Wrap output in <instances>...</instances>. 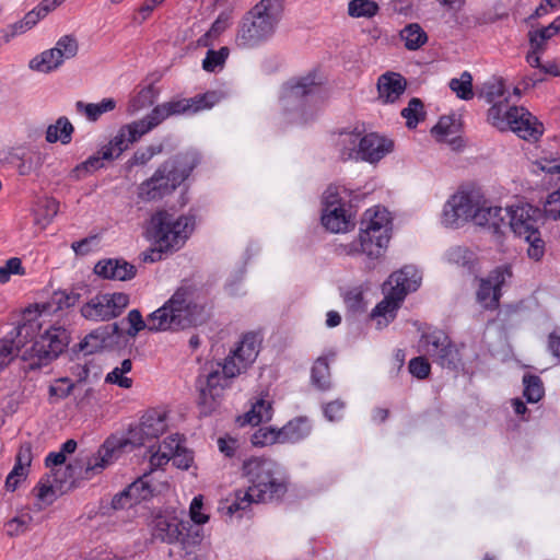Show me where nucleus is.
Instances as JSON below:
<instances>
[{"label":"nucleus","instance_id":"f704fd0d","mask_svg":"<svg viewBox=\"0 0 560 560\" xmlns=\"http://www.w3.org/2000/svg\"><path fill=\"white\" fill-rule=\"evenodd\" d=\"M63 62L59 52L52 47L35 56L30 61V68L38 72L49 73L57 70Z\"/></svg>","mask_w":560,"mask_h":560},{"label":"nucleus","instance_id":"20e7f679","mask_svg":"<svg viewBox=\"0 0 560 560\" xmlns=\"http://www.w3.org/2000/svg\"><path fill=\"white\" fill-rule=\"evenodd\" d=\"M243 474L257 503L282 499L288 491V478L280 466L270 458L252 457L244 462Z\"/></svg>","mask_w":560,"mask_h":560},{"label":"nucleus","instance_id":"0eeeda50","mask_svg":"<svg viewBox=\"0 0 560 560\" xmlns=\"http://www.w3.org/2000/svg\"><path fill=\"white\" fill-rule=\"evenodd\" d=\"M505 213L510 218L509 225L512 232L528 243V256L539 260L545 253V242L539 232L544 218L542 211L529 203H521L505 209Z\"/></svg>","mask_w":560,"mask_h":560},{"label":"nucleus","instance_id":"6e6552de","mask_svg":"<svg viewBox=\"0 0 560 560\" xmlns=\"http://www.w3.org/2000/svg\"><path fill=\"white\" fill-rule=\"evenodd\" d=\"M488 121L500 131L511 130L525 140H537L542 135V125L527 109L508 107L503 102L489 108Z\"/></svg>","mask_w":560,"mask_h":560},{"label":"nucleus","instance_id":"393cba45","mask_svg":"<svg viewBox=\"0 0 560 560\" xmlns=\"http://www.w3.org/2000/svg\"><path fill=\"white\" fill-rule=\"evenodd\" d=\"M378 97L383 103H394L406 90V80L395 72L382 74L377 81Z\"/></svg>","mask_w":560,"mask_h":560},{"label":"nucleus","instance_id":"c03bdc74","mask_svg":"<svg viewBox=\"0 0 560 560\" xmlns=\"http://www.w3.org/2000/svg\"><path fill=\"white\" fill-rule=\"evenodd\" d=\"M433 360L442 368L455 370L458 368L462 359L458 349L452 340H450L448 345L443 346L439 350L438 354L433 357Z\"/></svg>","mask_w":560,"mask_h":560},{"label":"nucleus","instance_id":"f8f14e48","mask_svg":"<svg viewBox=\"0 0 560 560\" xmlns=\"http://www.w3.org/2000/svg\"><path fill=\"white\" fill-rule=\"evenodd\" d=\"M129 304V295L124 292L100 293L81 306V315L92 322L110 320L119 316Z\"/></svg>","mask_w":560,"mask_h":560},{"label":"nucleus","instance_id":"5701e85b","mask_svg":"<svg viewBox=\"0 0 560 560\" xmlns=\"http://www.w3.org/2000/svg\"><path fill=\"white\" fill-rule=\"evenodd\" d=\"M3 161L14 166L22 176L35 173L44 163L40 152L27 151L20 153L18 150L9 151Z\"/></svg>","mask_w":560,"mask_h":560},{"label":"nucleus","instance_id":"6ab92c4d","mask_svg":"<svg viewBox=\"0 0 560 560\" xmlns=\"http://www.w3.org/2000/svg\"><path fill=\"white\" fill-rule=\"evenodd\" d=\"M42 324L38 319H32L20 325L15 330V338L4 337L0 340V357L11 359L19 353L20 348L27 339H33L40 329Z\"/></svg>","mask_w":560,"mask_h":560},{"label":"nucleus","instance_id":"09e8293b","mask_svg":"<svg viewBox=\"0 0 560 560\" xmlns=\"http://www.w3.org/2000/svg\"><path fill=\"white\" fill-rule=\"evenodd\" d=\"M448 86L460 100L468 101L474 97L472 77L468 71H464L459 78H453Z\"/></svg>","mask_w":560,"mask_h":560},{"label":"nucleus","instance_id":"37998d69","mask_svg":"<svg viewBox=\"0 0 560 560\" xmlns=\"http://www.w3.org/2000/svg\"><path fill=\"white\" fill-rule=\"evenodd\" d=\"M523 395L528 402H538L542 398L545 388L542 381L538 375L525 374L523 376Z\"/></svg>","mask_w":560,"mask_h":560},{"label":"nucleus","instance_id":"a211bd4d","mask_svg":"<svg viewBox=\"0 0 560 560\" xmlns=\"http://www.w3.org/2000/svg\"><path fill=\"white\" fill-rule=\"evenodd\" d=\"M394 149V142L375 132L365 135L360 139L358 155L360 159L374 163L382 160Z\"/></svg>","mask_w":560,"mask_h":560},{"label":"nucleus","instance_id":"e2e57ef3","mask_svg":"<svg viewBox=\"0 0 560 560\" xmlns=\"http://www.w3.org/2000/svg\"><path fill=\"white\" fill-rule=\"evenodd\" d=\"M538 171L547 175H560V159L559 158H541L534 163L533 172L538 174Z\"/></svg>","mask_w":560,"mask_h":560},{"label":"nucleus","instance_id":"3c124183","mask_svg":"<svg viewBox=\"0 0 560 560\" xmlns=\"http://www.w3.org/2000/svg\"><path fill=\"white\" fill-rule=\"evenodd\" d=\"M253 503L256 502V497L252 495L249 488L247 490L235 491L234 500L226 506V513L234 515L241 511L247 510Z\"/></svg>","mask_w":560,"mask_h":560},{"label":"nucleus","instance_id":"423d86ee","mask_svg":"<svg viewBox=\"0 0 560 560\" xmlns=\"http://www.w3.org/2000/svg\"><path fill=\"white\" fill-rule=\"evenodd\" d=\"M421 275L413 266H405L393 272L384 283V299L373 308L371 317L376 319V328L383 329L392 323L409 292L416 291L421 283Z\"/></svg>","mask_w":560,"mask_h":560},{"label":"nucleus","instance_id":"9b49d317","mask_svg":"<svg viewBox=\"0 0 560 560\" xmlns=\"http://www.w3.org/2000/svg\"><path fill=\"white\" fill-rule=\"evenodd\" d=\"M319 90L315 74L291 80L282 88L281 105L285 112L292 114L290 122L302 124L313 117L308 110L307 101Z\"/></svg>","mask_w":560,"mask_h":560},{"label":"nucleus","instance_id":"774afa93","mask_svg":"<svg viewBox=\"0 0 560 560\" xmlns=\"http://www.w3.org/2000/svg\"><path fill=\"white\" fill-rule=\"evenodd\" d=\"M544 213L553 220L560 219V188L548 196L544 206Z\"/></svg>","mask_w":560,"mask_h":560},{"label":"nucleus","instance_id":"c756f323","mask_svg":"<svg viewBox=\"0 0 560 560\" xmlns=\"http://www.w3.org/2000/svg\"><path fill=\"white\" fill-rule=\"evenodd\" d=\"M340 254L348 256H355L364 254L371 259L378 258L382 255V250L373 243V240L365 237L361 232L359 237L348 244H341L339 246Z\"/></svg>","mask_w":560,"mask_h":560},{"label":"nucleus","instance_id":"a878e982","mask_svg":"<svg viewBox=\"0 0 560 560\" xmlns=\"http://www.w3.org/2000/svg\"><path fill=\"white\" fill-rule=\"evenodd\" d=\"M118 329L119 327L116 323L97 327L86 335L79 343L80 351L84 352V354H92L101 351L107 346V341L112 336L118 332Z\"/></svg>","mask_w":560,"mask_h":560},{"label":"nucleus","instance_id":"7c9ffc66","mask_svg":"<svg viewBox=\"0 0 560 560\" xmlns=\"http://www.w3.org/2000/svg\"><path fill=\"white\" fill-rule=\"evenodd\" d=\"M116 104V101L112 97L103 98L100 103L78 101L75 102V110L78 114L85 116L89 121L95 122L103 114L114 110Z\"/></svg>","mask_w":560,"mask_h":560},{"label":"nucleus","instance_id":"9d476101","mask_svg":"<svg viewBox=\"0 0 560 560\" xmlns=\"http://www.w3.org/2000/svg\"><path fill=\"white\" fill-rule=\"evenodd\" d=\"M69 340L70 336L66 328L51 326L34 341L30 349L23 352L22 358L26 362L24 370L26 372L36 371L48 365L65 351Z\"/></svg>","mask_w":560,"mask_h":560},{"label":"nucleus","instance_id":"ddd939ff","mask_svg":"<svg viewBox=\"0 0 560 560\" xmlns=\"http://www.w3.org/2000/svg\"><path fill=\"white\" fill-rule=\"evenodd\" d=\"M220 102V95L215 91L197 94L194 97L171 100L156 105L152 110L160 124L172 116L194 115L198 112L210 109Z\"/></svg>","mask_w":560,"mask_h":560},{"label":"nucleus","instance_id":"69168bd1","mask_svg":"<svg viewBox=\"0 0 560 560\" xmlns=\"http://www.w3.org/2000/svg\"><path fill=\"white\" fill-rule=\"evenodd\" d=\"M80 293L75 291H58L54 293L52 300L57 304L58 310L74 306L80 300Z\"/></svg>","mask_w":560,"mask_h":560},{"label":"nucleus","instance_id":"c9c22d12","mask_svg":"<svg viewBox=\"0 0 560 560\" xmlns=\"http://www.w3.org/2000/svg\"><path fill=\"white\" fill-rule=\"evenodd\" d=\"M406 49L417 50L428 42V35L418 23L407 24L399 33Z\"/></svg>","mask_w":560,"mask_h":560},{"label":"nucleus","instance_id":"ea45409f","mask_svg":"<svg viewBox=\"0 0 560 560\" xmlns=\"http://www.w3.org/2000/svg\"><path fill=\"white\" fill-rule=\"evenodd\" d=\"M450 340L451 338L444 331L436 329L422 334L419 346L423 352L433 358L443 346L448 345Z\"/></svg>","mask_w":560,"mask_h":560},{"label":"nucleus","instance_id":"2f4dec72","mask_svg":"<svg viewBox=\"0 0 560 560\" xmlns=\"http://www.w3.org/2000/svg\"><path fill=\"white\" fill-rule=\"evenodd\" d=\"M361 132L340 131L335 140V145L339 152V158L343 161L352 158H359L358 149L361 139Z\"/></svg>","mask_w":560,"mask_h":560},{"label":"nucleus","instance_id":"8fccbe9b","mask_svg":"<svg viewBox=\"0 0 560 560\" xmlns=\"http://www.w3.org/2000/svg\"><path fill=\"white\" fill-rule=\"evenodd\" d=\"M401 116L406 119L408 128H416L417 125L424 119L425 112L423 103L420 98L413 97L409 101L408 106L401 110Z\"/></svg>","mask_w":560,"mask_h":560},{"label":"nucleus","instance_id":"f257e3e1","mask_svg":"<svg viewBox=\"0 0 560 560\" xmlns=\"http://www.w3.org/2000/svg\"><path fill=\"white\" fill-rule=\"evenodd\" d=\"M259 345V335L247 332L223 363L212 361L200 368L196 378L200 415L210 416L217 410L229 381L240 375L255 361Z\"/></svg>","mask_w":560,"mask_h":560},{"label":"nucleus","instance_id":"79ce46f5","mask_svg":"<svg viewBox=\"0 0 560 560\" xmlns=\"http://www.w3.org/2000/svg\"><path fill=\"white\" fill-rule=\"evenodd\" d=\"M271 402L264 399H258L253 404L249 411L244 416L242 424L258 425L261 422L269 421L271 419Z\"/></svg>","mask_w":560,"mask_h":560},{"label":"nucleus","instance_id":"bf43d9fd","mask_svg":"<svg viewBox=\"0 0 560 560\" xmlns=\"http://www.w3.org/2000/svg\"><path fill=\"white\" fill-rule=\"evenodd\" d=\"M126 320L129 324V328L126 330V334L131 338H135L141 330L145 328L150 330L149 316L144 320L142 314L137 308L129 311Z\"/></svg>","mask_w":560,"mask_h":560},{"label":"nucleus","instance_id":"864d4df0","mask_svg":"<svg viewBox=\"0 0 560 560\" xmlns=\"http://www.w3.org/2000/svg\"><path fill=\"white\" fill-rule=\"evenodd\" d=\"M281 434L280 429L276 428H259L252 435V443L255 446H266L272 445L275 443H280Z\"/></svg>","mask_w":560,"mask_h":560},{"label":"nucleus","instance_id":"de8ad7c7","mask_svg":"<svg viewBox=\"0 0 560 560\" xmlns=\"http://www.w3.org/2000/svg\"><path fill=\"white\" fill-rule=\"evenodd\" d=\"M378 11V4L373 0H351L348 4V14L357 19H371L375 16Z\"/></svg>","mask_w":560,"mask_h":560},{"label":"nucleus","instance_id":"052dcab7","mask_svg":"<svg viewBox=\"0 0 560 560\" xmlns=\"http://www.w3.org/2000/svg\"><path fill=\"white\" fill-rule=\"evenodd\" d=\"M558 33L552 23L539 30L530 31L528 33L530 47L545 48L546 42Z\"/></svg>","mask_w":560,"mask_h":560},{"label":"nucleus","instance_id":"49530a36","mask_svg":"<svg viewBox=\"0 0 560 560\" xmlns=\"http://www.w3.org/2000/svg\"><path fill=\"white\" fill-rule=\"evenodd\" d=\"M103 160H105V159L103 158V154H100V152L97 154L89 156L85 161L78 164L71 171L70 177L74 180H80V179L86 177L88 175H91L95 171L103 167V165H104Z\"/></svg>","mask_w":560,"mask_h":560},{"label":"nucleus","instance_id":"cd10ccee","mask_svg":"<svg viewBox=\"0 0 560 560\" xmlns=\"http://www.w3.org/2000/svg\"><path fill=\"white\" fill-rule=\"evenodd\" d=\"M503 211L501 207L475 206L472 221L477 225L487 226L492 229L494 234H499L504 222Z\"/></svg>","mask_w":560,"mask_h":560},{"label":"nucleus","instance_id":"2eb2a0df","mask_svg":"<svg viewBox=\"0 0 560 560\" xmlns=\"http://www.w3.org/2000/svg\"><path fill=\"white\" fill-rule=\"evenodd\" d=\"M322 223L334 233L347 232L353 225L346 203L332 187H329L323 197Z\"/></svg>","mask_w":560,"mask_h":560},{"label":"nucleus","instance_id":"a18cd8bd","mask_svg":"<svg viewBox=\"0 0 560 560\" xmlns=\"http://www.w3.org/2000/svg\"><path fill=\"white\" fill-rule=\"evenodd\" d=\"M433 360L442 368L455 370L458 368L462 359L458 349L452 340H450L448 345L443 346L439 350L438 354L433 357Z\"/></svg>","mask_w":560,"mask_h":560},{"label":"nucleus","instance_id":"5fc2aeb1","mask_svg":"<svg viewBox=\"0 0 560 560\" xmlns=\"http://www.w3.org/2000/svg\"><path fill=\"white\" fill-rule=\"evenodd\" d=\"M229 56L228 47H221L219 50L209 49L206 58L202 61L203 70L214 72L217 69L222 68Z\"/></svg>","mask_w":560,"mask_h":560},{"label":"nucleus","instance_id":"13d9d810","mask_svg":"<svg viewBox=\"0 0 560 560\" xmlns=\"http://www.w3.org/2000/svg\"><path fill=\"white\" fill-rule=\"evenodd\" d=\"M54 48L65 61L66 59H71L77 56L79 44L73 35H63L57 40Z\"/></svg>","mask_w":560,"mask_h":560},{"label":"nucleus","instance_id":"e433bc0d","mask_svg":"<svg viewBox=\"0 0 560 560\" xmlns=\"http://www.w3.org/2000/svg\"><path fill=\"white\" fill-rule=\"evenodd\" d=\"M311 381L319 390L331 388L329 360L327 357H319L315 360L311 370Z\"/></svg>","mask_w":560,"mask_h":560},{"label":"nucleus","instance_id":"b1692460","mask_svg":"<svg viewBox=\"0 0 560 560\" xmlns=\"http://www.w3.org/2000/svg\"><path fill=\"white\" fill-rule=\"evenodd\" d=\"M185 526L176 517L159 515L153 520L152 536L163 542L173 544L178 541Z\"/></svg>","mask_w":560,"mask_h":560},{"label":"nucleus","instance_id":"412c9836","mask_svg":"<svg viewBox=\"0 0 560 560\" xmlns=\"http://www.w3.org/2000/svg\"><path fill=\"white\" fill-rule=\"evenodd\" d=\"M32 459L33 454L31 444H22L15 456L14 466L5 479L4 487L8 491H15L19 488V486L26 480L30 472Z\"/></svg>","mask_w":560,"mask_h":560},{"label":"nucleus","instance_id":"58836bf2","mask_svg":"<svg viewBox=\"0 0 560 560\" xmlns=\"http://www.w3.org/2000/svg\"><path fill=\"white\" fill-rule=\"evenodd\" d=\"M160 121L154 115L153 110H151L145 117L142 119L132 121L130 124L124 125L125 130L129 133V141L137 142L142 136L150 132L152 129L158 127Z\"/></svg>","mask_w":560,"mask_h":560},{"label":"nucleus","instance_id":"473e14b6","mask_svg":"<svg viewBox=\"0 0 560 560\" xmlns=\"http://www.w3.org/2000/svg\"><path fill=\"white\" fill-rule=\"evenodd\" d=\"M116 450L112 442L106 441L98 450L97 454L88 460L84 477L91 478L93 475L101 472L109 463H112Z\"/></svg>","mask_w":560,"mask_h":560},{"label":"nucleus","instance_id":"bb28decb","mask_svg":"<svg viewBox=\"0 0 560 560\" xmlns=\"http://www.w3.org/2000/svg\"><path fill=\"white\" fill-rule=\"evenodd\" d=\"M167 424L164 415L158 412H149L141 419L138 431L139 434L138 445H143L147 442L159 438L166 431Z\"/></svg>","mask_w":560,"mask_h":560},{"label":"nucleus","instance_id":"1a4fd4ad","mask_svg":"<svg viewBox=\"0 0 560 560\" xmlns=\"http://www.w3.org/2000/svg\"><path fill=\"white\" fill-rule=\"evenodd\" d=\"M194 226V217L174 218L166 211H160L151 218L150 233L155 245L174 253L184 246Z\"/></svg>","mask_w":560,"mask_h":560},{"label":"nucleus","instance_id":"680f3d73","mask_svg":"<svg viewBox=\"0 0 560 560\" xmlns=\"http://www.w3.org/2000/svg\"><path fill=\"white\" fill-rule=\"evenodd\" d=\"M12 275H25V269L22 266V260L18 257H12L0 267V283H7L10 281Z\"/></svg>","mask_w":560,"mask_h":560},{"label":"nucleus","instance_id":"6e6d98bb","mask_svg":"<svg viewBox=\"0 0 560 560\" xmlns=\"http://www.w3.org/2000/svg\"><path fill=\"white\" fill-rule=\"evenodd\" d=\"M163 144H151L145 148L138 149L128 161L130 167L145 165L153 156L162 153Z\"/></svg>","mask_w":560,"mask_h":560},{"label":"nucleus","instance_id":"f03ea898","mask_svg":"<svg viewBox=\"0 0 560 560\" xmlns=\"http://www.w3.org/2000/svg\"><path fill=\"white\" fill-rule=\"evenodd\" d=\"M206 299L188 282L182 283L173 295L149 315L150 331L184 329L203 320Z\"/></svg>","mask_w":560,"mask_h":560},{"label":"nucleus","instance_id":"dca6fc26","mask_svg":"<svg viewBox=\"0 0 560 560\" xmlns=\"http://www.w3.org/2000/svg\"><path fill=\"white\" fill-rule=\"evenodd\" d=\"M390 223L389 213L385 208L375 207L364 212L361 222L360 232L373 243L382 252L389 243L388 224Z\"/></svg>","mask_w":560,"mask_h":560},{"label":"nucleus","instance_id":"39448f33","mask_svg":"<svg viewBox=\"0 0 560 560\" xmlns=\"http://www.w3.org/2000/svg\"><path fill=\"white\" fill-rule=\"evenodd\" d=\"M282 13V0H261L244 16L236 35V45L253 48L270 38Z\"/></svg>","mask_w":560,"mask_h":560},{"label":"nucleus","instance_id":"7ed1b4c3","mask_svg":"<svg viewBox=\"0 0 560 560\" xmlns=\"http://www.w3.org/2000/svg\"><path fill=\"white\" fill-rule=\"evenodd\" d=\"M200 159L196 152L178 153L164 161L153 175L138 187V198L142 201H156L171 195L180 186Z\"/></svg>","mask_w":560,"mask_h":560},{"label":"nucleus","instance_id":"72a5a7b5","mask_svg":"<svg viewBox=\"0 0 560 560\" xmlns=\"http://www.w3.org/2000/svg\"><path fill=\"white\" fill-rule=\"evenodd\" d=\"M73 131L74 127L70 120L61 116L55 124L48 126L45 139L48 143L60 141L62 144H69L72 140Z\"/></svg>","mask_w":560,"mask_h":560},{"label":"nucleus","instance_id":"c85d7f7f","mask_svg":"<svg viewBox=\"0 0 560 560\" xmlns=\"http://www.w3.org/2000/svg\"><path fill=\"white\" fill-rule=\"evenodd\" d=\"M312 432L311 421L306 417H299L289 421L280 429V443H298Z\"/></svg>","mask_w":560,"mask_h":560},{"label":"nucleus","instance_id":"aec40b11","mask_svg":"<svg viewBox=\"0 0 560 560\" xmlns=\"http://www.w3.org/2000/svg\"><path fill=\"white\" fill-rule=\"evenodd\" d=\"M94 272L103 279L128 281L136 277L137 268L122 258H106L96 262Z\"/></svg>","mask_w":560,"mask_h":560},{"label":"nucleus","instance_id":"0e129e2a","mask_svg":"<svg viewBox=\"0 0 560 560\" xmlns=\"http://www.w3.org/2000/svg\"><path fill=\"white\" fill-rule=\"evenodd\" d=\"M30 30V26L25 25L23 20L8 25L0 31V46L8 44L13 37L24 34Z\"/></svg>","mask_w":560,"mask_h":560},{"label":"nucleus","instance_id":"4468645a","mask_svg":"<svg viewBox=\"0 0 560 560\" xmlns=\"http://www.w3.org/2000/svg\"><path fill=\"white\" fill-rule=\"evenodd\" d=\"M513 277L510 265H502L494 268L486 278L479 279L476 291V300L480 306L488 311H494L500 305L502 288Z\"/></svg>","mask_w":560,"mask_h":560},{"label":"nucleus","instance_id":"4c0bfd02","mask_svg":"<svg viewBox=\"0 0 560 560\" xmlns=\"http://www.w3.org/2000/svg\"><path fill=\"white\" fill-rule=\"evenodd\" d=\"M132 143L135 142L129 141V133L125 130V126H122L109 143L102 147L100 154H103V158L106 160H113L114 158H118Z\"/></svg>","mask_w":560,"mask_h":560},{"label":"nucleus","instance_id":"4d7b16f0","mask_svg":"<svg viewBox=\"0 0 560 560\" xmlns=\"http://www.w3.org/2000/svg\"><path fill=\"white\" fill-rule=\"evenodd\" d=\"M456 131V120L451 116L441 117L431 130L439 141H450L448 137L455 135Z\"/></svg>","mask_w":560,"mask_h":560},{"label":"nucleus","instance_id":"a19ab883","mask_svg":"<svg viewBox=\"0 0 560 560\" xmlns=\"http://www.w3.org/2000/svg\"><path fill=\"white\" fill-rule=\"evenodd\" d=\"M59 211V202L52 197H43L37 201L35 222L43 228L47 226Z\"/></svg>","mask_w":560,"mask_h":560},{"label":"nucleus","instance_id":"338daca9","mask_svg":"<svg viewBox=\"0 0 560 560\" xmlns=\"http://www.w3.org/2000/svg\"><path fill=\"white\" fill-rule=\"evenodd\" d=\"M409 372L419 380H424L429 376L431 366L428 360L423 357H417L409 362Z\"/></svg>","mask_w":560,"mask_h":560},{"label":"nucleus","instance_id":"4be33fe9","mask_svg":"<svg viewBox=\"0 0 560 560\" xmlns=\"http://www.w3.org/2000/svg\"><path fill=\"white\" fill-rule=\"evenodd\" d=\"M153 489L147 476H142L129 485L124 491L113 498L112 504L115 509H122L126 505L141 502L152 497Z\"/></svg>","mask_w":560,"mask_h":560},{"label":"nucleus","instance_id":"603ef678","mask_svg":"<svg viewBox=\"0 0 560 560\" xmlns=\"http://www.w3.org/2000/svg\"><path fill=\"white\" fill-rule=\"evenodd\" d=\"M33 516L28 512H22L11 518L7 524V533L9 536H20L31 528Z\"/></svg>","mask_w":560,"mask_h":560},{"label":"nucleus","instance_id":"f3484780","mask_svg":"<svg viewBox=\"0 0 560 560\" xmlns=\"http://www.w3.org/2000/svg\"><path fill=\"white\" fill-rule=\"evenodd\" d=\"M475 203L469 195L456 194L444 206L442 223L445 226L457 228L462 223L472 220Z\"/></svg>","mask_w":560,"mask_h":560}]
</instances>
